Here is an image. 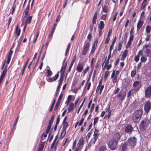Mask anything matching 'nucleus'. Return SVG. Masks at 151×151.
Returning a JSON list of instances; mask_svg holds the SVG:
<instances>
[{
  "label": "nucleus",
  "mask_w": 151,
  "mask_h": 151,
  "mask_svg": "<svg viewBox=\"0 0 151 151\" xmlns=\"http://www.w3.org/2000/svg\"><path fill=\"white\" fill-rule=\"evenodd\" d=\"M149 124V121L147 120H144L141 122L140 128L141 130H144Z\"/></svg>",
  "instance_id": "5"
},
{
  "label": "nucleus",
  "mask_w": 151,
  "mask_h": 151,
  "mask_svg": "<svg viewBox=\"0 0 151 151\" xmlns=\"http://www.w3.org/2000/svg\"><path fill=\"white\" fill-rule=\"evenodd\" d=\"M147 4V2L143 1L141 4V6L140 7L141 10H142L144 9L145 7Z\"/></svg>",
  "instance_id": "23"
},
{
  "label": "nucleus",
  "mask_w": 151,
  "mask_h": 151,
  "mask_svg": "<svg viewBox=\"0 0 151 151\" xmlns=\"http://www.w3.org/2000/svg\"><path fill=\"white\" fill-rule=\"evenodd\" d=\"M83 67V64L82 63H79L76 67V70L78 73L82 72Z\"/></svg>",
  "instance_id": "13"
},
{
  "label": "nucleus",
  "mask_w": 151,
  "mask_h": 151,
  "mask_svg": "<svg viewBox=\"0 0 151 151\" xmlns=\"http://www.w3.org/2000/svg\"><path fill=\"white\" fill-rule=\"evenodd\" d=\"M100 62V60H97V61L96 64V66H95V67H96V68H97L98 67Z\"/></svg>",
  "instance_id": "49"
},
{
  "label": "nucleus",
  "mask_w": 151,
  "mask_h": 151,
  "mask_svg": "<svg viewBox=\"0 0 151 151\" xmlns=\"http://www.w3.org/2000/svg\"><path fill=\"white\" fill-rule=\"evenodd\" d=\"M104 22L103 21H101L100 24H99V28L101 31H102L103 29L104 28Z\"/></svg>",
  "instance_id": "17"
},
{
  "label": "nucleus",
  "mask_w": 151,
  "mask_h": 151,
  "mask_svg": "<svg viewBox=\"0 0 151 151\" xmlns=\"http://www.w3.org/2000/svg\"><path fill=\"white\" fill-rule=\"evenodd\" d=\"M143 24V22L140 20H139L137 24V30H139L142 27Z\"/></svg>",
  "instance_id": "18"
},
{
  "label": "nucleus",
  "mask_w": 151,
  "mask_h": 151,
  "mask_svg": "<svg viewBox=\"0 0 151 151\" xmlns=\"http://www.w3.org/2000/svg\"><path fill=\"white\" fill-rule=\"evenodd\" d=\"M12 53L13 51L10 50L9 52L7 54V55L6 58L7 59V64H9V63L10 62L11 56Z\"/></svg>",
  "instance_id": "14"
},
{
  "label": "nucleus",
  "mask_w": 151,
  "mask_h": 151,
  "mask_svg": "<svg viewBox=\"0 0 151 151\" xmlns=\"http://www.w3.org/2000/svg\"><path fill=\"white\" fill-rule=\"evenodd\" d=\"M84 120V118H82V119L81 120V121H80V123L79 124V126H81Z\"/></svg>",
  "instance_id": "59"
},
{
  "label": "nucleus",
  "mask_w": 151,
  "mask_h": 151,
  "mask_svg": "<svg viewBox=\"0 0 151 151\" xmlns=\"http://www.w3.org/2000/svg\"><path fill=\"white\" fill-rule=\"evenodd\" d=\"M104 85H102L101 86H100V92L99 93L100 94H101V93L102 92V90L104 88Z\"/></svg>",
  "instance_id": "48"
},
{
  "label": "nucleus",
  "mask_w": 151,
  "mask_h": 151,
  "mask_svg": "<svg viewBox=\"0 0 151 151\" xmlns=\"http://www.w3.org/2000/svg\"><path fill=\"white\" fill-rule=\"evenodd\" d=\"M142 114V111L141 109L136 110L133 116V120L135 122H138L140 120Z\"/></svg>",
  "instance_id": "1"
},
{
  "label": "nucleus",
  "mask_w": 151,
  "mask_h": 151,
  "mask_svg": "<svg viewBox=\"0 0 151 151\" xmlns=\"http://www.w3.org/2000/svg\"><path fill=\"white\" fill-rule=\"evenodd\" d=\"M117 81V78L116 76H115L113 78V82L114 83H115Z\"/></svg>",
  "instance_id": "45"
},
{
  "label": "nucleus",
  "mask_w": 151,
  "mask_h": 151,
  "mask_svg": "<svg viewBox=\"0 0 151 151\" xmlns=\"http://www.w3.org/2000/svg\"><path fill=\"white\" fill-rule=\"evenodd\" d=\"M70 43H69V44L68 45L67 47V49L65 52V55L66 56L68 54V53L69 49H70Z\"/></svg>",
  "instance_id": "31"
},
{
  "label": "nucleus",
  "mask_w": 151,
  "mask_h": 151,
  "mask_svg": "<svg viewBox=\"0 0 151 151\" xmlns=\"http://www.w3.org/2000/svg\"><path fill=\"white\" fill-rule=\"evenodd\" d=\"M44 142H42L41 144H40L37 151H42L44 147Z\"/></svg>",
  "instance_id": "16"
},
{
  "label": "nucleus",
  "mask_w": 151,
  "mask_h": 151,
  "mask_svg": "<svg viewBox=\"0 0 151 151\" xmlns=\"http://www.w3.org/2000/svg\"><path fill=\"white\" fill-rule=\"evenodd\" d=\"M59 77L58 72L57 74H56L55 76L52 78V79L53 81L56 80Z\"/></svg>",
  "instance_id": "36"
},
{
  "label": "nucleus",
  "mask_w": 151,
  "mask_h": 151,
  "mask_svg": "<svg viewBox=\"0 0 151 151\" xmlns=\"http://www.w3.org/2000/svg\"><path fill=\"white\" fill-rule=\"evenodd\" d=\"M147 60V58L145 57L142 56L141 58V62H145Z\"/></svg>",
  "instance_id": "34"
},
{
  "label": "nucleus",
  "mask_w": 151,
  "mask_h": 151,
  "mask_svg": "<svg viewBox=\"0 0 151 151\" xmlns=\"http://www.w3.org/2000/svg\"><path fill=\"white\" fill-rule=\"evenodd\" d=\"M151 108V103L150 101H147L146 102L145 104V111L146 112H148Z\"/></svg>",
  "instance_id": "8"
},
{
  "label": "nucleus",
  "mask_w": 151,
  "mask_h": 151,
  "mask_svg": "<svg viewBox=\"0 0 151 151\" xmlns=\"http://www.w3.org/2000/svg\"><path fill=\"white\" fill-rule=\"evenodd\" d=\"M65 68L63 67H62L61 69L60 70V72L62 73V75H63L64 74Z\"/></svg>",
  "instance_id": "47"
},
{
  "label": "nucleus",
  "mask_w": 151,
  "mask_h": 151,
  "mask_svg": "<svg viewBox=\"0 0 151 151\" xmlns=\"http://www.w3.org/2000/svg\"><path fill=\"white\" fill-rule=\"evenodd\" d=\"M115 76V70H114L113 71L112 74L111 75V78H113Z\"/></svg>",
  "instance_id": "50"
},
{
  "label": "nucleus",
  "mask_w": 151,
  "mask_h": 151,
  "mask_svg": "<svg viewBox=\"0 0 151 151\" xmlns=\"http://www.w3.org/2000/svg\"><path fill=\"white\" fill-rule=\"evenodd\" d=\"M151 96V86H149L146 89L145 91V97L149 98Z\"/></svg>",
  "instance_id": "7"
},
{
  "label": "nucleus",
  "mask_w": 151,
  "mask_h": 151,
  "mask_svg": "<svg viewBox=\"0 0 151 151\" xmlns=\"http://www.w3.org/2000/svg\"><path fill=\"white\" fill-rule=\"evenodd\" d=\"M121 137L120 134L115 133L113 136L112 139L111 140L118 142V140L120 139Z\"/></svg>",
  "instance_id": "10"
},
{
  "label": "nucleus",
  "mask_w": 151,
  "mask_h": 151,
  "mask_svg": "<svg viewBox=\"0 0 151 151\" xmlns=\"http://www.w3.org/2000/svg\"><path fill=\"white\" fill-rule=\"evenodd\" d=\"M126 95V92L124 90H121L116 96L118 99L122 103L125 99Z\"/></svg>",
  "instance_id": "3"
},
{
  "label": "nucleus",
  "mask_w": 151,
  "mask_h": 151,
  "mask_svg": "<svg viewBox=\"0 0 151 151\" xmlns=\"http://www.w3.org/2000/svg\"><path fill=\"white\" fill-rule=\"evenodd\" d=\"M137 139L134 137H132L129 138L128 143L132 147H134L136 145Z\"/></svg>",
  "instance_id": "4"
},
{
  "label": "nucleus",
  "mask_w": 151,
  "mask_h": 151,
  "mask_svg": "<svg viewBox=\"0 0 151 151\" xmlns=\"http://www.w3.org/2000/svg\"><path fill=\"white\" fill-rule=\"evenodd\" d=\"M29 60V58H28L27 59V60L26 62V63H25V65H24V67H23V70H24V69H25L27 64V63H28V62Z\"/></svg>",
  "instance_id": "52"
},
{
  "label": "nucleus",
  "mask_w": 151,
  "mask_h": 151,
  "mask_svg": "<svg viewBox=\"0 0 151 151\" xmlns=\"http://www.w3.org/2000/svg\"><path fill=\"white\" fill-rule=\"evenodd\" d=\"M94 106H95V104H92V105L91 107V109H90L91 112L93 110Z\"/></svg>",
  "instance_id": "58"
},
{
  "label": "nucleus",
  "mask_w": 151,
  "mask_h": 151,
  "mask_svg": "<svg viewBox=\"0 0 151 151\" xmlns=\"http://www.w3.org/2000/svg\"><path fill=\"white\" fill-rule=\"evenodd\" d=\"M47 81L49 82H52L53 80L52 79V78H49L47 79Z\"/></svg>",
  "instance_id": "62"
},
{
  "label": "nucleus",
  "mask_w": 151,
  "mask_h": 151,
  "mask_svg": "<svg viewBox=\"0 0 151 151\" xmlns=\"http://www.w3.org/2000/svg\"><path fill=\"white\" fill-rule=\"evenodd\" d=\"M118 142L111 139L108 143V146L111 150H114L117 148Z\"/></svg>",
  "instance_id": "2"
},
{
  "label": "nucleus",
  "mask_w": 151,
  "mask_h": 151,
  "mask_svg": "<svg viewBox=\"0 0 151 151\" xmlns=\"http://www.w3.org/2000/svg\"><path fill=\"white\" fill-rule=\"evenodd\" d=\"M68 1V0H65V3L63 5V8H64L66 7Z\"/></svg>",
  "instance_id": "60"
},
{
  "label": "nucleus",
  "mask_w": 151,
  "mask_h": 151,
  "mask_svg": "<svg viewBox=\"0 0 151 151\" xmlns=\"http://www.w3.org/2000/svg\"><path fill=\"white\" fill-rule=\"evenodd\" d=\"M32 17V16H30L27 18L26 20V23L30 24L31 23Z\"/></svg>",
  "instance_id": "27"
},
{
  "label": "nucleus",
  "mask_w": 151,
  "mask_h": 151,
  "mask_svg": "<svg viewBox=\"0 0 151 151\" xmlns=\"http://www.w3.org/2000/svg\"><path fill=\"white\" fill-rule=\"evenodd\" d=\"M63 129L66 130L68 126V123L66 122H63Z\"/></svg>",
  "instance_id": "24"
},
{
  "label": "nucleus",
  "mask_w": 151,
  "mask_h": 151,
  "mask_svg": "<svg viewBox=\"0 0 151 151\" xmlns=\"http://www.w3.org/2000/svg\"><path fill=\"white\" fill-rule=\"evenodd\" d=\"M131 45V41L129 40L127 42V45L126 46V47L127 48L129 47Z\"/></svg>",
  "instance_id": "53"
},
{
  "label": "nucleus",
  "mask_w": 151,
  "mask_h": 151,
  "mask_svg": "<svg viewBox=\"0 0 151 151\" xmlns=\"http://www.w3.org/2000/svg\"><path fill=\"white\" fill-rule=\"evenodd\" d=\"M139 82L138 81H135L133 83V86L134 88L132 89L131 90L134 89L136 91H138L140 87L139 86Z\"/></svg>",
  "instance_id": "11"
},
{
  "label": "nucleus",
  "mask_w": 151,
  "mask_h": 151,
  "mask_svg": "<svg viewBox=\"0 0 151 151\" xmlns=\"http://www.w3.org/2000/svg\"><path fill=\"white\" fill-rule=\"evenodd\" d=\"M55 30L54 29H52L50 34L49 35V37H51L52 36Z\"/></svg>",
  "instance_id": "44"
},
{
  "label": "nucleus",
  "mask_w": 151,
  "mask_h": 151,
  "mask_svg": "<svg viewBox=\"0 0 151 151\" xmlns=\"http://www.w3.org/2000/svg\"><path fill=\"white\" fill-rule=\"evenodd\" d=\"M66 133V130L63 129V130L61 133L60 137L62 139L65 135Z\"/></svg>",
  "instance_id": "26"
},
{
  "label": "nucleus",
  "mask_w": 151,
  "mask_h": 151,
  "mask_svg": "<svg viewBox=\"0 0 151 151\" xmlns=\"http://www.w3.org/2000/svg\"><path fill=\"white\" fill-rule=\"evenodd\" d=\"M151 30V27L150 26L148 25L147 26L146 28V32L147 33H149Z\"/></svg>",
  "instance_id": "32"
},
{
  "label": "nucleus",
  "mask_w": 151,
  "mask_h": 151,
  "mask_svg": "<svg viewBox=\"0 0 151 151\" xmlns=\"http://www.w3.org/2000/svg\"><path fill=\"white\" fill-rule=\"evenodd\" d=\"M109 75V72L108 71H106L105 72L104 76V78L105 80H106L107 78Z\"/></svg>",
  "instance_id": "33"
},
{
  "label": "nucleus",
  "mask_w": 151,
  "mask_h": 151,
  "mask_svg": "<svg viewBox=\"0 0 151 151\" xmlns=\"http://www.w3.org/2000/svg\"><path fill=\"white\" fill-rule=\"evenodd\" d=\"M72 96L71 95H69L68 97V103H69L70 101H71L72 99Z\"/></svg>",
  "instance_id": "51"
},
{
  "label": "nucleus",
  "mask_w": 151,
  "mask_h": 151,
  "mask_svg": "<svg viewBox=\"0 0 151 151\" xmlns=\"http://www.w3.org/2000/svg\"><path fill=\"white\" fill-rule=\"evenodd\" d=\"M128 52V51L127 50H125L124 51L123 54L122 55V57L124 59H125L127 55Z\"/></svg>",
  "instance_id": "28"
},
{
  "label": "nucleus",
  "mask_w": 151,
  "mask_h": 151,
  "mask_svg": "<svg viewBox=\"0 0 151 151\" xmlns=\"http://www.w3.org/2000/svg\"><path fill=\"white\" fill-rule=\"evenodd\" d=\"M127 143H124L122 145V149L123 151L127 149Z\"/></svg>",
  "instance_id": "29"
},
{
  "label": "nucleus",
  "mask_w": 151,
  "mask_h": 151,
  "mask_svg": "<svg viewBox=\"0 0 151 151\" xmlns=\"http://www.w3.org/2000/svg\"><path fill=\"white\" fill-rule=\"evenodd\" d=\"M7 70V66L4 68L0 77V84L4 77Z\"/></svg>",
  "instance_id": "12"
},
{
  "label": "nucleus",
  "mask_w": 151,
  "mask_h": 151,
  "mask_svg": "<svg viewBox=\"0 0 151 151\" xmlns=\"http://www.w3.org/2000/svg\"><path fill=\"white\" fill-rule=\"evenodd\" d=\"M63 80V77L61 76L59 80V85H61Z\"/></svg>",
  "instance_id": "38"
},
{
  "label": "nucleus",
  "mask_w": 151,
  "mask_h": 151,
  "mask_svg": "<svg viewBox=\"0 0 151 151\" xmlns=\"http://www.w3.org/2000/svg\"><path fill=\"white\" fill-rule=\"evenodd\" d=\"M65 59H64L63 62V65L62 66V67L65 68H66L67 65V62H66L65 63Z\"/></svg>",
  "instance_id": "43"
},
{
  "label": "nucleus",
  "mask_w": 151,
  "mask_h": 151,
  "mask_svg": "<svg viewBox=\"0 0 151 151\" xmlns=\"http://www.w3.org/2000/svg\"><path fill=\"white\" fill-rule=\"evenodd\" d=\"M98 119L99 118L97 117H96L94 118L93 122V124L94 125H95L97 123L98 120Z\"/></svg>",
  "instance_id": "42"
},
{
  "label": "nucleus",
  "mask_w": 151,
  "mask_h": 151,
  "mask_svg": "<svg viewBox=\"0 0 151 151\" xmlns=\"http://www.w3.org/2000/svg\"><path fill=\"white\" fill-rule=\"evenodd\" d=\"M114 44H113L112 43L111 45L110 46V48H109V51L110 52H111L112 50V49L114 47Z\"/></svg>",
  "instance_id": "54"
},
{
  "label": "nucleus",
  "mask_w": 151,
  "mask_h": 151,
  "mask_svg": "<svg viewBox=\"0 0 151 151\" xmlns=\"http://www.w3.org/2000/svg\"><path fill=\"white\" fill-rule=\"evenodd\" d=\"M103 9V11L105 13H107L108 12V10L107 9V7L106 6H104Z\"/></svg>",
  "instance_id": "40"
},
{
  "label": "nucleus",
  "mask_w": 151,
  "mask_h": 151,
  "mask_svg": "<svg viewBox=\"0 0 151 151\" xmlns=\"http://www.w3.org/2000/svg\"><path fill=\"white\" fill-rule=\"evenodd\" d=\"M20 29H18V26L17 25L16 28L15 30V33L17 35V37L19 36L20 34Z\"/></svg>",
  "instance_id": "20"
},
{
  "label": "nucleus",
  "mask_w": 151,
  "mask_h": 151,
  "mask_svg": "<svg viewBox=\"0 0 151 151\" xmlns=\"http://www.w3.org/2000/svg\"><path fill=\"white\" fill-rule=\"evenodd\" d=\"M89 68V66H87L86 68L83 71V75L84 76L85 74L88 71Z\"/></svg>",
  "instance_id": "37"
},
{
  "label": "nucleus",
  "mask_w": 151,
  "mask_h": 151,
  "mask_svg": "<svg viewBox=\"0 0 151 151\" xmlns=\"http://www.w3.org/2000/svg\"><path fill=\"white\" fill-rule=\"evenodd\" d=\"M47 75H46L47 77L51 76L52 75V72L49 69L47 70Z\"/></svg>",
  "instance_id": "30"
},
{
  "label": "nucleus",
  "mask_w": 151,
  "mask_h": 151,
  "mask_svg": "<svg viewBox=\"0 0 151 151\" xmlns=\"http://www.w3.org/2000/svg\"><path fill=\"white\" fill-rule=\"evenodd\" d=\"M106 148L105 146L103 145L99 148L98 151H106Z\"/></svg>",
  "instance_id": "21"
},
{
  "label": "nucleus",
  "mask_w": 151,
  "mask_h": 151,
  "mask_svg": "<svg viewBox=\"0 0 151 151\" xmlns=\"http://www.w3.org/2000/svg\"><path fill=\"white\" fill-rule=\"evenodd\" d=\"M134 128L131 125L126 126L124 128V131L127 133L130 134L133 131Z\"/></svg>",
  "instance_id": "9"
},
{
  "label": "nucleus",
  "mask_w": 151,
  "mask_h": 151,
  "mask_svg": "<svg viewBox=\"0 0 151 151\" xmlns=\"http://www.w3.org/2000/svg\"><path fill=\"white\" fill-rule=\"evenodd\" d=\"M120 90V89L119 88H118L115 90V91L114 92V93L115 94H116Z\"/></svg>",
  "instance_id": "57"
},
{
  "label": "nucleus",
  "mask_w": 151,
  "mask_h": 151,
  "mask_svg": "<svg viewBox=\"0 0 151 151\" xmlns=\"http://www.w3.org/2000/svg\"><path fill=\"white\" fill-rule=\"evenodd\" d=\"M139 55H136L134 58V60L136 62H137L139 60Z\"/></svg>",
  "instance_id": "46"
},
{
  "label": "nucleus",
  "mask_w": 151,
  "mask_h": 151,
  "mask_svg": "<svg viewBox=\"0 0 151 151\" xmlns=\"http://www.w3.org/2000/svg\"><path fill=\"white\" fill-rule=\"evenodd\" d=\"M106 66H107L106 69L107 70H108L109 69L111 68V64H110L109 65H107Z\"/></svg>",
  "instance_id": "61"
},
{
  "label": "nucleus",
  "mask_w": 151,
  "mask_h": 151,
  "mask_svg": "<svg viewBox=\"0 0 151 151\" xmlns=\"http://www.w3.org/2000/svg\"><path fill=\"white\" fill-rule=\"evenodd\" d=\"M133 37L134 36L133 35H130L129 40L132 41L133 40Z\"/></svg>",
  "instance_id": "56"
},
{
  "label": "nucleus",
  "mask_w": 151,
  "mask_h": 151,
  "mask_svg": "<svg viewBox=\"0 0 151 151\" xmlns=\"http://www.w3.org/2000/svg\"><path fill=\"white\" fill-rule=\"evenodd\" d=\"M109 60H107L106 62H105V66H104V68H105L107 65H108V64H109Z\"/></svg>",
  "instance_id": "64"
},
{
  "label": "nucleus",
  "mask_w": 151,
  "mask_h": 151,
  "mask_svg": "<svg viewBox=\"0 0 151 151\" xmlns=\"http://www.w3.org/2000/svg\"><path fill=\"white\" fill-rule=\"evenodd\" d=\"M110 40L109 37H107L105 43L106 44H108Z\"/></svg>",
  "instance_id": "55"
},
{
  "label": "nucleus",
  "mask_w": 151,
  "mask_h": 151,
  "mask_svg": "<svg viewBox=\"0 0 151 151\" xmlns=\"http://www.w3.org/2000/svg\"><path fill=\"white\" fill-rule=\"evenodd\" d=\"M106 15L104 14L101 16V19L104 20H105L106 19Z\"/></svg>",
  "instance_id": "63"
},
{
  "label": "nucleus",
  "mask_w": 151,
  "mask_h": 151,
  "mask_svg": "<svg viewBox=\"0 0 151 151\" xmlns=\"http://www.w3.org/2000/svg\"><path fill=\"white\" fill-rule=\"evenodd\" d=\"M122 43L123 42H120L118 45V50L120 51L121 50L122 47Z\"/></svg>",
  "instance_id": "35"
},
{
  "label": "nucleus",
  "mask_w": 151,
  "mask_h": 151,
  "mask_svg": "<svg viewBox=\"0 0 151 151\" xmlns=\"http://www.w3.org/2000/svg\"><path fill=\"white\" fill-rule=\"evenodd\" d=\"M136 74V71H132L131 73V77H134Z\"/></svg>",
  "instance_id": "41"
},
{
  "label": "nucleus",
  "mask_w": 151,
  "mask_h": 151,
  "mask_svg": "<svg viewBox=\"0 0 151 151\" xmlns=\"http://www.w3.org/2000/svg\"><path fill=\"white\" fill-rule=\"evenodd\" d=\"M74 107V104L71 102L70 104L69 107L68 109V112H70L73 109Z\"/></svg>",
  "instance_id": "22"
},
{
  "label": "nucleus",
  "mask_w": 151,
  "mask_h": 151,
  "mask_svg": "<svg viewBox=\"0 0 151 151\" xmlns=\"http://www.w3.org/2000/svg\"><path fill=\"white\" fill-rule=\"evenodd\" d=\"M90 47V44L88 43H85L83 47L82 51V55H85L87 54V52L88 51Z\"/></svg>",
  "instance_id": "6"
},
{
  "label": "nucleus",
  "mask_w": 151,
  "mask_h": 151,
  "mask_svg": "<svg viewBox=\"0 0 151 151\" xmlns=\"http://www.w3.org/2000/svg\"><path fill=\"white\" fill-rule=\"evenodd\" d=\"M99 132L98 130L96 129L94 131L93 136L95 138H97L98 137L99 134H98Z\"/></svg>",
  "instance_id": "25"
},
{
  "label": "nucleus",
  "mask_w": 151,
  "mask_h": 151,
  "mask_svg": "<svg viewBox=\"0 0 151 151\" xmlns=\"http://www.w3.org/2000/svg\"><path fill=\"white\" fill-rule=\"evenodd\" d=\"M55 99L54 100L53 102L52 103V104L51 105V107H50V109L49 110V111H50V112L51 111H52V109L53 108V106H54V105L55 104Z\"/></svg>",
  "instance_id": "39"
},
{
  "label": "nucleus",
  "mask_w": 151,
  "mask_h": 151,
  "mask_svg": "<svg viewBox=\"0 0 151 151\" xmlns=\"http://www.w3.org/2000/svg\"><path fill=\"white\" fill-rule=\"evenodd\" d=\"M98 40H96L94 42L93 44V45L92 47V48L91 50V54H93V52H94L95 50L96 49V48L97 46V45L98 43Z\"/></svg>",
  "instance_id": "15"
},
{
  "label": "nucleus",
  "mask_w": 151,
  "mask_h": 151,
  "mask_svg": "<svg viewBox=\"0 0 151 151\" xmlns=\"http://www.w3.org/2000/svg\"><path fill=\"white\" fill-rule=\"evenodd\" d=\"M84 139L83 137H81L79 140L78 144H79V147L83 146L84 144Z\"/></svg>",
  "instance_id": "19"
}]
</instances>
